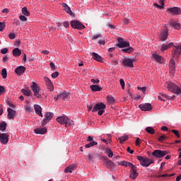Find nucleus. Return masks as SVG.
Returning a JSON list of instances; mask_svg holds the SVG:
<instances>
[{"label":"nucleus","instance_id":"obj_33","mask_svg":"<svg viewBox=\"0 0 181 181\" xmlns=\"http://www.w3.org/2000/svg\"><path fill=\"white\" fill-rule=\"evenodd\" d=\"M74 168H76L74 165H69L66 167L64 170L65 173H71V170H74Z\"/></svg>","mask_w":181,"mask_h":181},{"label":"nucleus","instance_id":"obj_43","mask_svg":"<svg viewBox=\"0 0 181 181\" xmlns=\"http://www.w3.org/2000/svg\"><path fill=\"white\" fill-rule=\"evenodd\" d=\"M1 76H2L3 78H6V77L8 76V73L6 72V69H3L1 70Z\"/></svg>","mask_w":181,"mask_h":181},{"label":"nucleus","instance_id":"obj_28","mask_svg":"<svg viewBox=\"0 0 181 181\" xmlns=\"http://www.w3.org/2000/svg\"><path fill=\"white\" fill-rule=\"evenodd\" d=\"M118 165H121L122 166H125L126 168L127 166H129V168H131L134 164L130 162L123 160V161L118 162Z\"/></svg>","mask_w":181,"mask_h":181},{"label":"nucleus","instance_id":"obj_27","mask_svg":"<svg viewBox=\"0 0 181 181\" xmlns=\"http://www.w3.org/2000/svg\"><path fill=\"white\" fill-rule=\"evenodd\" d=\"M153 58L155 59L158 63H163V57H160L159 54H153Z\"/></svg>","mask_w":181,"mask_h":181},{"label":"nucleus","instance_id":"obj_52","mask_svg":"<svg viewBox=\"0 0 181 181\" xmlns=\"http://www.w3.org/2000/svg\"><path fill=\"white\" fill-rule=\"evenodd\" d=\"M5 93V87L0 86V95H2Z\"/></svg>","mask_w":181,"mask_h":181},{"label":"nucleus","instance_id":"obj_45","mask_svg":"<svg viewBox=\"0 0 181 181\" xmlns=\"http://www.w3.org/2000/svg\"><path fill=\"white\" fill-rule=\"evenodd\" d=\"M49 121H50L49 119H47L46 117L41 122V125L42 127H45V125H46V124H47V122H49Z\"/></svg>","mask_w":181,"mask_h":181},{"label":"nucleus","instance_id":"obj_63","mask_svg":"<svg viewBox=\"0 0 181 181\" xmlns=\"http://www.w3.org/2000/svg\"><path fill=\"white\" fill-rule=\"evenodd\" d=\"M127 151L129 153H131V154L134 153V150H131L130 147H127Z\"/></svg>","mask_w":181,"mask_h":181},{"label":"nucleus","instance_id":"obj_30","mask_svg":"<svg viewBox=\"0 0 181 181\" xmlns=\"http://www.w3.org/2000/svg\"><path fill=\"white\" fill-rule=\"evenodd\" d=\"M104 152L107 155L108 158H112L114 156V152H112L111 148H106Z\"/></svg>","mask_w":181,"mask_h":181},{"label":"nucleus","instance_id":"obj_36","mask_svg":"<svg viewBox=\"0 0 181 181\" xmlns=\"http://www.w3.org/2000/svg\"><path fill=\"white\" fill-rule=\"evenodd\" d=\"M21 93L27 97H30V95H32V91L25 89H21Z\"/></svg>","mask_w":181,"mask_h":181},{"label":"nucleus","instance_id":"obj_16","mask_svg":"<svg viewBox=\"0 0 181 181\" xmlns=\"http://www.w3.org/2000/svg\"><path fill=\"white\" fill-rule=\"evenodd\" d=\"M62 6L64 8V11H65L66 13H69L70 16H74L73 11H71V8H70V7L69 6V5H67V4L62 3Z\"/></svg>","mask_w":181,"mask_h":181},{"label":"nucleus","instance_id":"obj_48","mask_svg":"<svg viewBox=\"0 0 181 181\" xmlns=\"http://www.w3.org/2000/svg\"><path fill=\"white\" fill-rule=\"evenodd\" d=\"M166 138H168V136H166L165 135H162L158 138V141H159V142H163V141H165L166 139Z\"/></svg>","mask_w":181,"mask_h":181},{"label":"nucleus","instance_id":"obj_34","mask_svg":"<svg viewBox=\"0 0 181 181\" xmlns=\"http://www.w3.org/2000/svg\"><path fill=\"white\" fill-rule=\"evenodd\" d=\"M21 12L25 16H30V12L28 11V8L26 7H23L21 10Z\"/></svg>","mask_w":181,"mask_h":181},{"label":"nucleus","instance_id":"obj_40","mask_svg":"<svg viewBox=\"0 0 181 181\" xmlns=\"http://www.w3.org/2000/svg\"><path fill=\"white\" fill-rule=\"evenodd\" d=\"M161 97H164V98H166L167 100H174L175 99V95L173 96H170L166 95L165 93H160Z\"/></svg>","mask_w":181,"mask_h":181},{"label":"nucleus","instance_id":"obj_12","mask_svg":"<svg viewBox=\"0 0 181 181\" xmlns=\"http://www.w3.org/2000/svg\"><path fill=\"white\" fill-rule=\"evenodd\" d=\"M44 80L45 81L47 89L49 91H53V90H54V86H53V83H52V81H50V79L46 76L44 77Z\"/></svg>","mask_w":181,"mask_h":181},{"label":"nucleus","instance_id":"obj_18","mask_svg":"<svg viewBox=\"0 0 181 181\" xmlns=\"http://www.w3.org/2000/svg\"><path fill=\"white\" fill-rule=\"evenodd\" d=\"M170 73L173 74L175 73V69H176V62L173 59L170 60Z\"/></svg>","mask_w":181,"mask_h":181},{"label":"nucleus","instance_id":"obj_26","mask_svg":"<svg viewBox=\"0 0 181 181\" xmlns=\"http://www.w3.org/2000/svg\"><path fill=\"white\" fill-rule=\"evenodd\" d=\"M21 54H22V51H21L19 48H15L13 49V56H14V57H19Z\"/></svg>","mask_w":181,"mask_h":181},{"label":"nucleus","instance_id":"obj_15","mask_svg":"<svg viewBox=\"0 0 181 181\" xmlns=\"http://www.w3.org/2000/svg\"><path fill=\"white\" fill-rule=\"evenodd\" d=\"M25 71L26 68L25 66H20L15 69V73H16L18 76H22V74H23V73H25Z\"/></svg>","mask_w":181,"mask_h":181},{"label":"nucleus","instance_id":"obj_42","mask_svg":"<svg viewBox=\"0 0 181 181\" xmlns=\"http://www.w3.org/2000/svg\"><path fill=\"white\" fill-rule=\"evenodd\" d=\"M107 100L109 104H114V103H115V99H114L112 96H107Z\"/></svg>","mask_w":181,"mask_h":181},{"label":"nucleus","instance_id":"obj_5","mask_svg":"<svg viewBox=\"0 0 181 181\" xmlns=\"http://www.w3.org/2000/svg\"><path fill=\"white\" fill-rule=\"evenodd\" d=\"M32 91L34 93V96L36 98H42V95L40 94V87L36 82H33V85L30 86Z\"/></svg>","mask_w":181,"mask_h":181},{"label":"nucleus","instance_id":"obj_1","mask_svg":"<svg viewBox=\"0 0 181 181\" xmlns=\"http://www.w3.org/2000/svg\"><path fill=\"white\" fill-rule=\"evenodd\" d=\"M164 87L168 90L170 93L179 95L181 93V88L176 83L172 81H167L164 83Z\"/></svg>","mask_w":181,"mask_h":181},{"label":"nucleus","instance_id":"obj_8","mask_svg":"<svg viewBox=\"0 0 181 181\" xmlns=\"http://www.w3.org/2000/svg\"><path fill=\"white\" fill-rule=\"evenodd\" d=\"M130 168H131V170H130L129 177L130 179L135 180V179H136V177H138V175H139V173H138V171H136L137 168L134 164Z\"/></svg>","mask_w":181,"mask_h":181},{"label":"nucleus","instance_id":"obj_7","mask_svg":"<svg viewBox=\"0 0 181 181\" xmlns=\"http://www.w3.org/2000/svg\"><path fill=\"white\" fill-rule=\"evenodd\" d=\"M118 43L117 44V47L123 49V47H129V42L125 41L122 37L117 38Z\"/></svg>","mask_w":181,"mask_h":181},{"label":"nucleus","instance_id":"obj_55","mask_svg":"<svg viewBox=\"0 0 181 181\" xmlns=\"http://www.w3.org/2000/svg\"><path fill=\"white\" fill-rule=\"evenodd\" d=\"M98 37H101V34L93 35L91 39L92 40H95L96 39H98Z\"/></svg>","mask_w":181,"mask_h":181},{"label":"nucleus","instance_id":"obj_6","mask_svg":"<svg viewBox=\"0 0 181 181\" xmlns=\"http://www.w3.org/2000/svg\"><path fill=\"white\" fill-rule=\"evenodd\" d=\"M71 26L73 28V29H78V30L86 29V26L78 21H71Z\"/></svg>","mask_w":181,"mask_h":181},{"label":"nucleus","instance_id":"obj_11","mask_svg":"<svg viewBox=\"0 0 181 181\" xmlns=\"http://www.w3.org/2000/svg\"><path fill=\"white\" fill-rule=\"evenodd\" d=\"M9 141V135L6 133H0V142H1L3 144H8Z\"/></svg>","mask_w":181,"mask_h":181},{"label":"nucleus","instance_id":"obj_44","mask_svg":"<svg viewBox=\"0 0 181 181\" xmlns=\"http://www.w3.org/2000/svg\"><path fill=\"white\" fill-rule=\"evenodd\" d=\"M107 167L110 166L111 168H115V163H114L111 160H107Z\"/></svg>","mask_w":181,"mask_h":181},{"label":"nucleus","instance_id":"obj_21","mask_svg":"<svg viewBox=\"0 0 181 181\" xmlns=\"http://www.w3.org/2000/svg\"><path fill=\"white\" fill-rule=\"evenodd\" d=\"M35 114H37L40 117H43V114H42V107L39 105H34Z\"/></svg>","mask_w":181,"mask_h":181},{"label":"nucleus","instance_id":"obj_14","mask_svg":"<svg viewBox=\"0 0 181 181\" xmlns=\"http://www.w3.org/2000/svg\"><path fill=\"white\" fill-rule=\"evenodd\" d=\"M168 12L171 13L173 15H180L181 9L179 7H172L168 8Z\"/></svg>","mask_w":181,"mask_h":181},{"label":"nucleus","instance_id":"obj_32","mask_svg":"<svg viewBox=\"0 0 181 181\" xmlns=\"http://www.w3.org/2000/svg\"><path fill=\"white\" fill-rule=\"evenodd\" d=\"M129 137L128 136V135H124V136H122L118 138L120 144H124V142H125V141H128V139Z\"/></svg>","mask_w":181,"mask_h":181},{"label":"nucleus","instance_id":"obj_23","mask_svg":"<svg viewBox=\"0 0 181 181\" xmlns=\"http://www.w3.org/2000/svg\"><path fill=\"white\" fill-rule=\"evenodd\" d=\"M168 30H163V32L160 34L161 42H165V40H166V39H168Z\"/></svg>","mask_w":181,"mask_h":181},{"label":"nucleus","instance_id":"obj_62","mask_svg":"<svg viewBox=\"0 0 181 181\" xmlns=\"http://www.w3.org/2000/svg\"><path fill=\"white\" fill-rule=\"evenodd\" d=\"M8 37H9V39H15V33H10L9 35H8Z\"/></svg>","mask_w":181,"mask_h":181},{"label":"nucleus","instance_id":"obj_38","mask_svg":"<svg viewBox=\"0 0 181 181\" xmlns=\"http://www.w3.org/2000/svg\"><path fill=\"white\" fill-rule=\"evenodd\" d=\"M6 127H8V124L6 122H2L0 123V131H5L6 129Z\"/></svg>","mask_w":181,"mask_h":181},{"label":"nucleus","instance_id":"obj_22","mask_svg":"<svg viewBox=\"0 0 181 181\" xmlns=\"http://www.w3.org/2000/svg\"><path fill=\"white\" fill-rule=\"evenodd\" d=\"M173 47V42H170V43H165L163 44L161 47V52H165V50H168V49H170V47Z\"/></svg>","mask_w":181,"mask_h":181},{"label":"nucleus","instance_id":"obj_17","mask_svg":"<svg viewBox=\"0 0 181 181\" xmlns=\"http://www.w3.org/2000/svg\"><path fill=\"white\" fill-rule=\"evenodd\" d=\"M7 111H8L7 117L8 119H13V118H15V115H16V111L11 108H8Z\"/></svg>","mask_w":181,"mask_h":181},{"label":"nucleus","instance_id":"obj_58","mask_svg":"<svg viewBox=\"0 0 181 181\" xmlns=\"http://www.w3.org/2000/svg\"><path fill=\"white\" fill-rule=\"evenodd\" d=\"M90 81L91 83H93V84H98V83H100L99 79H91Z\"/></svg>","mask_w":181,"mask_h":181},{"label":"nucleus","instance_id":"obj_56","mask_svg":"<svg viewBox=\"0 0 181 181\" xmlns=\"http://www.w3.org/2000/svg\"><path fill=\"white\" fill-rule=\"evenodd\" d=\"M0 52L2 54H6L8 53V48H4Z\"/></svg>","mask_w":181,"mask_h":181},{"label":"nucleus","instance_id":"obj_61","mask_svg":"<svg viewBox=\"0 0 181 181\" xmlns=\"http://www.w3.org/2000/svg\"><path fill=\"white\" fill-rule=\"evenodd\" d=\"M63 26H64V28H69V26H70V24L69 23V22L65 21L63 23Z\"/></svg>","mask_w":181,"mask_h":181},{"label":"nucleus","instance_id":"obj_25","mask_svg":"<svg viewBox=\"0 0 181 181\" xmlns=\"http://www.w3.org/2000/svg\"><path fill=\"white\" fill-rule=\"evenodd\" d=\"M170 26H172V28H174V29H181V25L179 23H176L175 21H171L170 22Z\"/></svg>","mask_w":181,"mask_h":181},{"label":"nucleus","instance_id":"obj_59","mask_svg":"<svg viewBox=\"0 0 181 181\" xmlns=\"http://www.w3.org/2000/svg\"><path fill=\"white\" fill-rule=\"evenodd\" d=\"M154 6H156V8H158V9H163V6H160L159 4H154Z\"/></svg>","mask_w":181,"mask_h":181},{"label":"nucleus","instance_id":"obj_29","mask_svg":"<svg viewBox=\"0 0 181 181\" xmlns=\"http://www.w3.org/2000/svg\"><path fill=\"white\" fill-rule=\"evenodd\" d=\"M90 90L92 91H101V90H103V88L100 87V86L98 85H91Z\"/></svg>","mask_w":181,"mask_h":181},{"label":"nucleus","instance_id":"obj_39","mask_svg":"<svg viewBox=\"0 0 181 181\" xmlns=\"http://www.w3.org/2000/svg\"><path fill=\"white\" fill-rule=\"evenodd\" d=\"M54 114H53V112H47L45 115V117L47 119H49V121L52 119V118H53Z\"/></svg>","mask_w":181,"mask_h":181},{"label":"nucleus","instance_id":"obj_54","mask_svg":"<svg viewBox=\"0 0 181 181\" xmlns=\"http://www.w3.org/2000/svg\"><path fill=\"white\" fill-rule=\"evenodd\" d=\"M25 111L27 112H32V111H33V109L32 107H30V106H26Z\"/></svg>","mask_w":181,"mask_h":181},{"label":"nucleus","instance_id":"obj_51","mask_svg":"<svg viewBox=\"0 0 181 181\" xmlns=\"http://www.w3.org/2000/svg\"><path fill=\"white\" fill-rule=\"evenodd\" d=\"M5 23L0 22V32L4 31V29H5Z\"/></svg>","mask_w":181,"mask_h":181},{"label":"nucleus","instance_id":"obj_47","mask_svg":"<svg viewBox=\"0 0 181 181\" xmlns=\"http://www.w3.org/2000/svg\"><path fill=\"white\" fill-rule=\"evenodd\" d=\"M119 83H120L122 90H124L125 88V81H124V79L121 78L119 80Z\"/></svg>","mask_w":181,"mask_h":181},{"label":"nucleus","instance_id":"obj_13","mask_svg":"<svg viewBox=\"0 0 181 181\" xmlns=\"http://www.w3.org/2000/svg\"><path fill=\"white\" fill-rule=\"evenodd\" d=\"M139 108H141L142 111H151L152 110V105L151 103H144L139 105Z\"/></svg>","mask_w":181,"mask_h":181},{"label":"nucleus","instance_id":"obj_64","mask_svg":"<svg viewBox=\"0 0 181 181\" xmlns=\"http://www.w3.org/2000/svg\"><path fill=\"white\" fill-rule=\"evenodd\" d=\"M112 64H114L115 66H117V64H118V61H117V60L112 59Z\"/></svg>","mask_w":181,"mask_h":181},{"label":"nucleus","instance_id":"obj_50","mask_svg":"<svg viewBox=\"0 0 181 181\" xmlns=\"http://www.w3.org/2000/svg\"><path fill=\"white\" fill-rule=\"evenodd\" d=\"M49 66L51 67V70H53L54 71H56V65H54V63L50 62L49 63Z\"/></svg>","mask_w":181,"mask_h":181},{"label":"nucleus","instance_id":"obj_37","mask_svg":"<svg viewBox=\"0 0 181 181\" xmlns=\"http://www.w3.org/2000/svg\"><path fill=\"white\" fill-rule=\"evenodd\" d=\"M97 145H98V143H97V141H90L89 144L85 146V148H92V146H95Z\"/></svg>","mask_w":181,"mask_h":181},{"label":"nucleus","instance_id":"obj_10","mask_svg":"<svg viewBox=\"0 0 181 181\" xmlns=\"http://www.w3.org/2000/svg\"><path fill=\"white\" fill-rule=\"evenodd\" d=\"M122 64L125 66V67H134V59L129 58H124L122 60Z\"/></svg>","mask_w":181,"mask_h":181},{"label":"nucleus","instance_id":"obj_24","mask_svg":"<svg viewBox=\"0 0 181 181\" xmlns=\"http://www.w3.org/2000/svg\"><path fill=\"white\" fill-rule=\"evenodd\" d=\"M93 59L96 60V62H103V57L100 56L98 54L93 52L92 53Z\"/></svg>","mask_w":181,"mask_h":181},{"label":"nucleus","instance_id":"obj_31","mask_svg":"<svg viewBox=\"0 0 181 181\" xmlns=\"http://www.w3.org/2000/svg\"><path fill=\"white\" fill-rule=\"evenodd\" d=\"M134 48L132 47H129L128 48H125L122 49V52H124V53H128L129 54H131V53H134Z\"/></svg>","mask_w":181,"mask_h":181},{"label":"nucleus","instance_id":"obj_2","mask_svg":"<svg viewBox=\"0 0 181 181\" xmlns=\"http://www.w3.org/2000/svg\"><path fill=\"white\" fill-rule=\"evenodd\" d=\"M136 158L140 162V165H141V166H143L144 168H148V166H151L152 163H155V160L150 159L146 156H137Z\"/></svg>","mask_w":181,"mask_h":181},{"label":"nucleus","instance_id":"obj_60","mask_svg":"<svg viewBox=\"0 0 181 181\" xmlns=\"http://www.w3.org/2000/svg\"><path fill=\"white\" fill-rule=\"evenodd\" d=\"M139 141H141V139L139 138H137L136 139L135 144H136V146H139L141 142H139Z\"/></svg>","mask_w":181,"mask_h":181},{"label":"nucleus","instance_id":"obj_57","mask_svg":"<svg viewBox=\"0 0 181 181\" xmlns=\"http://www.w3.org/2000/svg\"><path fill=\"white\" fill-rule=\"evenodd\" d=\"M138 90H141L142 93H145V92L146 91V86H144V87H138L137 88Z\"/></svg>","mask_w":181,"mask_h":181},{"label":"nucleus","instance_id":"obj_9","mask_svg":"<svg viewBox=\"0 0 181 181\" xmlns=\"http://www.w3.org/2000/svg\"><path fill=\"white\" fill-rule=\"evenodd\" d=\"M153 156H154V158H163V156H166V155H168V152H166V151H162V150H155L153 153H152Z\"/></svg>","mask_w":181,"mask_h":181},{"label":"nucleus","instance_id":"obj_46","mask_svg":"<svg viewBox=\"0 0 181 181\" xmlns=\"http://www.w3.org/2000/svg\"><path fill=\"white\" fill-rule=\"evenodd\" d=\"M171 132L173 133L177 136V138H180V134H179V131L173 129V130H171Z\"/></svg>","mask_w":181,"mask_h":181},{"label":"nucleus","instance_id":"obj_20","mask_svg":"<svg viewBox=\"0 0 181 181\" xmlns=\"http://www.w3.org/2000/svg\"><path fill=\"white\" fill-rule=\"evenodd\" d=\"M174 47V57H179V55L181 54V45L175 46Z\"/></svg>","mask_w":181,"mask_h":181},{"label":"nucleus","instance_id":"obj_49","mask_svg":"<svg viewBox=\"0 0 181 181\" xmlns=\"http://www.w3.org/2000/svg\"><path fill=\"white\" fill-rule=\"evenodd\" d=\"M19 19L22 22H26V21H28V18H26L25 16H19Z\"/></svg>","mask_w":181,"mask_h":181},{"label":"nucleus","instance_id":"obj_41","mask_svg":"<svg viewBox=\"0 0 181 181\" xmlns=\"http://www.w3.org/2000/svg\"><path fill=\"white\" fill-rule=\"evenodd\" d=\"M69 97V93H62V94L58 95V98H62V100H64Z\"/></svg>","mask_w":181,"mask_h":181},{"label":"nucleus","instance_id":"obj_3","mask_svg":"<svg viewBox=\"0 0 181 181\" xmlns=\"http://www.w3.org/2000/svg\"><path fill=\"white\" fill-rule=\"evenodd\" d=\"M57 121L61 124V125H65V127H67V125H74L73 120L69 119L67 116H61L58 117L57 118Z\"/></svg>","mask_w":181,"mask_h":181},{"label":"nucleus","instance_id":"obj_19","mask_svg":"<svg viewBox=\"0 0 181 181\" xmlns=\"http://www.w3.org/2000/svg\"><path fill=\"white\" fill-rule=\"evenodd\" d=\"M34 132L37 134L45 135L47 132V129L45 127L37 128L34 130Z\"/></svg>","mask_w":181,"mask_h":181},{"label":"nucleus","instance_id":"obj_4","mask_svg":"<svg viewBox=\"0 0 181 181\" xmlns=\"http://www.w3.org/2000/svg\"><path fill=\"white\" fill-rule=\"evenodd\" d=\"M105 108H107V106L105 105V104L103 103H96L93 110L92 112H97V111H98V115H102L103 114H104L105 111L104 110H105Z\"/></svg>","mask_w":181,"mask_h":181},{"label":"nucleus","instance_id":"obj_35","mask_svg":"<svg viewBox=\"0 0 181 181\" xmlns=\"http://www.w3.org/2000/svg\"><path fill=\"white\" fill-rule=\"evenodd\" d=\"M145 130L148 134H151V135H153V134H155V129L152 127H148Z\"/></svg>","mask_w":181,"mask_h":181},{"label":"nucleus","instance_id":"obj_53","mask_svg":"<svg viewBox=\"0 0 181 181\" xmlns=\"http://www.w3.org/2000/svg\"><path fill=\"white\" fill-rule=\"evenodd\" d=\"M52 78H57L59 77V72L56 71L53 74H52Z\"/></svg>","mask_w":181,"mask_h":181}]
</instances>
